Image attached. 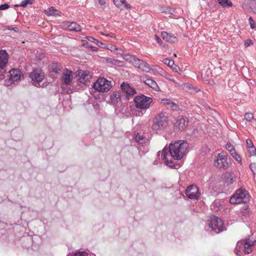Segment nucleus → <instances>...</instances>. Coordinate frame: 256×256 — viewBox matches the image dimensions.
Listing matches in <instances>:
<instances>
[{
    "label": "nucleus",
    "mask_w": 256,
    "mask_h": 256,
    "mask_svg": "<svg viewBox=\"0 0 256 256\" xmlns=\"http://www.w3.org/2000/svg\"><path fill=\"white\" fill-rule=\"evenodd\" d=\"M160 152H158V156H159V154H160Z\"/></svg>",
    "instance_id": "4d7b16f0"
},
{
    "label": "nucleus",
    "mask_w": 256,
    "mask_h": 256,
    "mask_svg": "<svg viewBox=\"0 0 256 256\" xmlns=\"http://www.w3.org/2000/svg\"><path fill=\"white\" fill-rule=\"evenodd\" d=\"M170 108H172L174 110H176L178 108V106L174 102H171L170 104Z\"/></svg>",
    "instance_id": "49530a36"
},
{
    "label": "nucleus",
    "mask_w": 256,
    "mask_h": 256,
    "mask_svg": "<svg viewBox=\"0 0 256 256\" xmlns=\"http://www.w3.org/2000/svg\"><path fill=\"white\" fill-rule=\"evenodd\" d=\"M131 62L134 66L138 68L142 60L134 57L131 60Z\"/></svg>",
    "instance_id": "72a5a7b5"
},
{
    "label": "nucleus",
    "mask_w": 256,
    "mask_h": 256,
    "mask_svg": "<svg viewBox=\"0 0 256 256\" xmlns=\"http://www.w3.org/2000/svg\"><path fill=\"white\" fill-rule=\"evenodd\" d=\"M62 66L58 63H52L50 66V72L60 74L62 72Z\"/></svg>",
    "instance_id": "aec40b11"
},
{
    "label": "nucleus",
    "mask_w": 256,
    "mask_h": 256,
    "mask_svg": "<svg viewBox=\"0 0 256 256\" xmlns=\"http://www.w3.org/2000/svg\"><path fill=\"white\" fill-rule=\"evenodd\" d=\"M144 82L146 85L149 86L150 88H152L155 90H158L159 89L157 83L150 78H146Z\"/></svg>",
    "instance_id": "5701e85b"
},
{
    "label": "nucleus",
    "mask_w": 256,
    "mask_h": 256,
    "mask_svg": "<svg viewBox=\"0 0 256 256\" xmlns=\"http://www.w3.org/2000/svg\"><path fill=\"white\" fill-rule=\"evenodd\" d=\"M98 2L101 6H104L106 4L104 0H99Z\"/></svg>",
    "instance_id": "8fccbe9b"
},
{
    "label": "nucleus",
    "mask_w": 256,
    "mask_h": 256,
    "mask_svg": "<svg viewBox=\"0 0 256 256\" xmlns=\"http://www.w3.org/2000/svg\"><path fill=\"white\" fill-rule=\"evenodd\" d=\"M218 205H220L219 204H217V203H213L211 205V208L212 209H215V207H218Z\"/></svg>",
    "instance_id": "09e8293b"
},
{
    "label": "nucleus",
    "mask_w": 256,
    "mask_h": 256,
    "mask_svg": "<svg viewBox=\"0 0 256 256\" xmlns=\"http://www.w3.org/2000/svg\"><path fill=\"white\" fill-rule=\"evenodd\" d=\"M162 36L163 39L172 43H174L178 41V38L175 36L171 35L166 32H162Z\"/></svg>",
    "instance_id": "6ab92c4d"
},
{
    "label": "nucleus",
    "mask_w": 256,
    "mask_h": 256,
    "mask_svg": "<svg viewBox=\"0 0 256 256\" xmlns=\"http://www.w3.org/2000/svg\"><path fill=\"white\" fill-rule=\"evenodd\" d=\"M34 0H24L21 2L19 5H16V6H20L23 8H26L28 4H33Z\"/></svg>",
    "instance_id": "2f4dec72"
},
{
    "label": "nucleus",
    "mask_w": 256,
    "mask_h": 256,
    "mask_svg": "<svg viewBox=\"0 0 256 256\" xmlns=\"http://www.w3.org/2000/svg\"><path fill=\"white\" fill-rule=\"evenodd\" d=\"M114 5L118 8H120L122 6L126 8H131L130 4L126 2V0H114Z\"/></svg>",
    "instance_id": "b1692460"
},
{
    "label": "nucleus",
    "mask_w": 256,
    "mask_h": 256,
    "mask_svg": "<svg viewBox=\"0 0 256 256\" xmlns=\"http://www.w3.org/2000/svg\"><path fill=\"white\" fill-rule=\"evenodd\" d=\"M137 116H142L143 115V113L142 112H138V114H136Z\"/></svg>",
    "instance_id": "864d4df0"
},
{
    "label": "nucleus",
    "mask_w": 256,
    "mask_h": 256,
    "mask_svg": "<svg viewBox=\"0 0 256 256\" xmlns=\"http://www.w3.org/2000/svg\"><path fill=\"white\" fill-rule=\"evenodd\" d=\"M188 146V144L182 140L172 142L168 148L165 146L162 150V157L166 164L172 168L174 164L170 158L175 160H180L184 154Z\"/></svg>",
    "instance_id": "f257e3e1"
},
{
    "label": "nucleus",
    "mask_w": 256,
    "mask_h": 256,
    "mask_svg": "<svg viewBox=\"0 0 256 256\" xmlns=\"http://www.w3.org/2000/svg\"><path fill=\"white\" fill-rule=\"evenodd\" d=\"M155 36L156 38L157 42L158 44H160V42H162L161 39L160 38H158L156 35H155Z\"/></svg>",
    "instance_id": "603ef678"
},
{
    "label": "nucleus",
    "mask_w": 256,
    "mask_h": 256,
    "mask_svg": "<svg viewBox=\"0 0 256 256\" xmlns=\"http://www.w3.org/2000/svg\"><path fill=\"white\" fill-rule=\"evenodd\" d=\"M209 227L216 234L222 232L224 229L222 219L215 216L211 219Z\"/></svg>",
    "instance_id": "9d476101"
},
{
    "label": "nucleus",
    "mask_w": 256,
    "mask_h": 256,
    "mask_svg": "<svg viewBox=\"0 0 256 256\" xmlns=\"http://www.w3.org/2000/svg\"><path fill=\"white\" fill-rule=\"evenodd\" d=\"M62 26L63 28L70 31L79 32L82 30L81 26L74 22L65 21L62 23Z\"/></svg>",
    "instance_id": "f8f14e48"
},
{
    "label": "nucleus",
    "mask_w": 256,
    "mask_h": 256,
    "mask_svg": "<svg viewBox=\"0 0 256 256\" xmlns=\"http://www.w3.org/2000/svg\"><path fill=\"white\" fill-rule=\"evenodd\" d=\"M212 76V72L208 67H205L202 70V77L204 80L208 81Z\"/></svg>",
    "instance_id": "412c9836"
},
{
    "label": "nucleus",
    "mask_w": 256,
    "mask_h": 256,
    "mask_svg": "<svg viewBox=\"0 0 256 256\" xmlns=\"http://www.w3.org/2000/svg\"><path fill=\"white\" fill-rule=\"evenodd\" d=\"M251 44H252V41L250 40H248L245 42L244 46H245V47H248Z\"/></svg>",
    "instance_id": "de8ad7c7"
},
{
    "label": "nucleus",
    "mask_w": 256,
    "mask_h": 256,
    "mask_svg": "<svg viewBox=\"0 0 256 256\" xmlns=\"http://www.w3.org/2000/svg\"><path fill=\"white\" fill-rule=\"evenodd\" d=\"M136 141L139 144H143L146 142V138L138 132L134 136Z\"/></svg>",
    "instance_id": "393cba45"
},
{
    "label": "nucleus",
    "mask_w": 256,
    "mask_h": 256,
    "mask_svg": "<svg viewBox=\"0 0 256 256\" xmlns=\"http://www.w3.org/2000/svg\"><path fill=\"white\" fill-rule=\"evenodd\" d=\"M224 182L228 184H231L236 182V178L234 173L226 172L224 174Z\"/></svg>",
    "instance_id": "4be33fe9"
},
{
    "label": "nucleus",
    "mask_w": 256,
    "mask_h": 256,
    "mask_svg": "<svg viewBox=\"0 0 256 256\" xmlns=\"http://www.w3.org/2000/svg\"><path fill=\"white\" fill-rule=\"evenodd\" d=\"M168 123V118L166 113L160 112L155 116L152 128L155 130L164 129L167 126Z\"/></svg>",
    "instance_id": "0eeeda50"
},
{
    "label": "nucleus",
    "mask_w": 256,
    "mask_h": 256,
    "mask_svg": "<svg viewBox=\"0 0 256 256\" xmlns=\"http://www.w3.org/2000/svg\"><path fill=\"white\" fill-rule=\"evenodd\" d=\"M120 88L123 92L126 94L128 96H132L136 93V90L131 87L128 84L122 82L120 84Z\"/></svg>",
    "instance_id": "a211bd4d"
},
{
    "label": "nucleus",
    "mask_w": 256,
    "mask_h": 256,
    "mask_svg": "<svg viewBox=\"0 0 256 256\" xmlns=\"http://www.w3.org/2000/svg\"><path fill=\"white\" fill-rule=\"evenodd\" d=\"M77 76L78 77V82L86 85L90 82V80L92 78L88 70H78Z\"/></svg>",
    "instance_id": "4468645a"
},
{
    "label": "nucleus",
    "mask_w": 256,
    "mask_h": 256,
    "mask_svg": "<svg viewBox=\"0 0 256 256\" xmlns=\"http://www.w3.org/2000/svg\"><path fill=\"white\" fill-rule=\"evenodd\" d=\"M226 148L230 152V154L232 153V152L236 150L234 146L230 142H228L226 144Z\"/></svg>",
    "instance_id": "4c0bfd02"
},
{
    "label": "nucleus",
    "mask_w": 256,
    "mask_h": 256,
    "mask_svg": "<svg viewBox=\"0 0 256 256\" xmlns=\"http://www.w3.org/2000/svg\"><path fill=\"white\" fill-rule=\"evenodd\" d=\"M112 64H118V62H120V60H113L112 62H110Z\"/></svg>",
    "instance_id": "3c124183"
},
{
    "label": "nucleus",
    "mask_w": 256,
    "mask_h": 256,
    "mask_svg": "<svg viewBox=\"0 0 256 256\" xmlns=\"http://www.w3.org/2000/svg\"><path fill=\"white\" fill-rule=\"evenodd\" d=\"M91 256H96V255L94 254H92Z\"/></svg>",
    "instance_id": "13d9d810"
},
{
    "label": "nucleus",
    "mask_w": 256,
    "mask_h": 256,
    "mask_svg": "<svg viewBox=\"0 0 256 256\" xmlns=\"http://www.w3.org/2000/svg\"><path fill=\"white\" fill-rule=\"evenodd\" d=\"M122 98V92L121 91H115L112 92L110 95V104L113 105H116L118 102L121 101Z\"/></svg>",
    "instance_id": "f3484780"
},
{
    "label": "nucleus",
    "mask_w": 256,
    "mask_h": 256,
    "mask_svg": "<svg viewBox=\"0 0 256 256\" xmlns=\"http://www.w3.org/2000/svg\"><path fill=\"white\" fill-rule=\"evenodd\" d=\"M254 242L250 239H245L238 241L236 246V248L243 252L245 254H249L252 251Z\"/></svg>",
    "instance_id": "6e6552de"
},
{
    "label": "nucleus",
    "mask_w": 256,
    "mask_h": 256,
    "mask_svg": "<svg viewBox=\"0 0 256 256\" xmlns=\"http://www.w3.org/2000/svg\"><path fill=\"white\" fill-rule=\"evenodd\" d=\"M232 158L238 162V164H242V158L241 156L236 152L235 150L234 152H232V153L230 154Z\"/></svg>",
    "instance_id": "7c9ffc66"
},
{
    "label": "nucleus",
    "mask_w": 256,
    "mask_h": 256,
    "mask_svg": "<svg viewBox=\"0 0 256 256\" xmlns=\"http://www.w3.org/2000/svg\"><path fill=\"white\" fill-rule=\"evenodd\" d=\"M246 146H247L246 148H247L254 146L252 140L250 139H246Z\"/></svg>",
    "instance_id": "79ce46f5"
},
{
    "label": "nucleus",
    "mask_w": 256,
    "mask_h": 256,
    "mask_svg": "<svg viewBox=\"0 0 256 256\" xmlns=\"http://www.w3.org/2000/svg\"><path fill=\"white\" fill-rule=\"evenodd\" d=\"M232 164V160L226 152H222L218 154L214 160V166L220 169L226 170Z\"/></svg>",
    "instance_id": "f03ea898"
},
{
    "label": "nucleus",
    "mask_w": 256,
    "mask_h": 256,
    "mask_svg": "<svg viewBox=\"0 0 256 256\" xmlns=\"http://www.w3.org/2000/svg\"><path fill=\"white\" fill-rule=\"evenodd\" d=\"M244 119L248 122H251L252 120L254 119V115L252 113L247 112L246 113L244 116Z\"/></svg>",
    "instance_id": "c9c22d12"
},
{
    "label": "nucleus",
    "mask_w": 256,
    "mask_h": 256,
    "mask_svg": "<svg viewBox=\"0 0 256 256\" xmlns=\"http://www.w3.org/2000/svg\"><path fill=\"white\" fill-rule=\"evenodd\" d=\"M108 48L111 52L116 54H122L123 52L121 48H117L116 46L113 45L110 46Z\"/></svg>",
    "instance_id": "cd10ccee"
},
{
    "label": "nucleus",
    "mask_w": 256,
    "mask_h": 256,
    "mask_svg": "<svg viewBox=\"0 0 256 256\" xmlns=\"http://www.w3.org/2000/svg\"><path fill=\"white\" fill-rule=\"evenodd\" d=\"M186 196L190 199L196 200L200 196L198 187L194 185L188 186L186 190Z\"/></svg>",
    "instance_id": "ddd939ff"
},
{
    "label": "nucleus",
    "mask_w": 256,
    "mask_h": 256,
    "mask_svg": "<svg viewBox=\"0 0 256 256\" xmlns=\"http://www.w3.org/2000/svg\"><path fill=\"white\" fill-rule=\"evenodd\" d=\"M58 12V10L55 9L54 7H50L44 10L45 13L49 16H54L58 15L56 13Z\"/></svg>",
    "instance_id": "c85d7f7f"
},
{
    "label": "nucleus",
    "mask_w": 256,
    "mask_h": 256,
    "mask_svg": "<svg viewBox=\"0 0 256 256\" xmlns=\"http://www.w3.org/2000/svg\"><path fill=\"white\" fill-rule=\"evenodd\" d=\"M250 200L248 192L244 189L240 188L236 190L230 200V202L232 204H238L246 203Z\"/></svg>",
    "instance_id": "39448f33"
},
{
    "label": "nucleus",
    "mask_w": 256,
    "mask_h": 256,
    "mask_svg": "<svg viewBox=\"0 0 256 256\" xmlns=\"http://www.w3.org/2000/svg\"><path fill=\"white\" fill-rule=\"evenodd\" d=\"M187 86L189 90H190V88H192V86L190 84H187Z\"/></svg>",
    "instance_id": "6e6d98bb"
},
{
    "label": "nucleus",
    "mask_w": 256,
    "mask_h": 256,
    "mask_svg": "<svg viewBox=\"0 0 256 256\" xmlns=\"http://www.w3.org/2000/svg\"><path fill=\"white\" fill-rule=\"evenodd\" d=\"M72 74L73 72L72 70L65 68L60 78L62 83L66 86L71 85L73 79Z\"/></svg>",
    "instance_id": "9b49d317"
},
{
    "label": "nucleus",
    "mask_w": 256,
    "mask_h": 256,
    "mask_svg": "<svg viewBox=\"0 0 256 256\" xmlns=\"http://www.w3.org/2000/svg\"><path fill=\"white\" fill-rule=\"evenodd\" d=\"M87 38L89 41L94 42V43L96 44L97 45H98V43H100L99 41L98 40L95 39L94 38H93L92 36H88Z\"/></svg>",
    "instance_id": "a19ab883"
},
{
    "label": "nucleus",
    "mask_w": 256,
    "mask_h": 256,
    "mask_svg": "<svg viewBox=\"0 0 256 256\" xmlns=\"http://www.w3.org/2000/svg\"><path fill=\"white\" fill-rule=\"evenodd\" d=\"M218 3L223 7L231 6L232 2L228 0H218Z\"/></svg>",
    "instance_id": "c756f323"
},
{
    "label": "nucleus",
    "mask_w": 256,
    "mask_h": 256,
    "mask_svg": "<svg viewBox=\"0 0 256 256\" xmlns=\"http://www.w3.org/2000/svg\"><path fill=\"white\" fill-rule=\"evenodd\" d=\"M10 80L12 82H18L20 80L22 77L23 74L22 72L18 68L12 69L9 71Z\"/></svg>",
    "instance_id": "dca6fc26"
},
{
    "label": "nucleus",
    "mask_w": 256,
    "mask_h": 256,
    "mask_svg": "<svg viewBox=\"0 0 256 256\" xmlns=\"http://www.w3.org/2000/svg\"><path fill=\"white\" fill-rule=\"evenodd\" d=\"M94 88L100 92H108L112 88V82L104 77H100L93 84Z\"/></svg>",
    "instance_id": "423d86ee"
},
{
    "label": "nucleus",
    "mask_w": 256,
    "mask_h": 256,
    "mask_svg": "<svg viewBox=\"0 0 256 256\" xmlns=\"http://www.w3.org/2000/svg\"><path fill=\"white\" fill-rule=\"evenodd\" d=\"M166 78L170 80L173 82L174 84H175L176 86H180L182 84L181 81L179 80H178L176 77L174 76L168 74L166 76Z\"/></svg>",
    "instance_id": "a878e982"
},
{
    "label": "nucleus",
    "mask_w": 256,
    "mask_h": 256,
    "mask_svg": "<svg viewBox=\"0 0 256 256\" xmlns=\"http://www.w3.org/2000/svg\"><path fill=\"white\" fill-rule=\"evenodd\" d=\"M134 102L137 108L146 110L150 108V104L153 102V99L151 97L142 94L135 96Z\"/></svg>",
    "instance_id": "7ed1b4c3"
},
{
    "label": "nucleus",
    "mask_w": 256,
    "mask_h": 256,
    "mask_svg": "<svg viewBox=\"0 0 256 256\" xmlns=\"http://www.w3.org/2000/svg\"><path fill=\"white\" fill-rule=\"evenodd\" d=\"M12 30H14L15 32H18V28H16V27L12 28Z\"/></svg>",
    "instance_id": "5fc2aeb1"
},
{
    "label": "nucleus",
    "mask_w": 256,
    "mask_h": 256,
    "mask_svg": "<svg viewBox=\"0 0 256 256\" xmlns=\"http://www.w3.org/2000/svg\"><path fill=\"white\" fill-rule=\"evenodd\" d=\"M250 168L253 174L255 175L256 174V162H253L250 164Z\"/></svg>",
    "instance_id": "58836bf2"
},
{
    "label": "nucleus",
    "mask_w": 256,
    "mask_h": 256,
    "mask_svg": "<svg viewBox=\"0 0 256 256\" xmlns=\"http://www.w3.org/2000/svg\"><path fill=\"white\" fill-rule=\"evenodd\" d=\"M250 26L251 28L254 29L256 28V24L253 18L252 17H250L248 18Z\"/></svg>",
    "instance_id": "ea45409f"
},
{
    "label": "nucleus",
    "mask_w": 256,
    "mask_h": 256,
    "mask_svg": "<svg viewBox=\"0 0 256 256\" xmlns=\"http://www.w3.org/2000/svg\"><path fill=\"white\" fill-rule=\"evenodd\" d=\"M247 151L250 157L256 155V148L254 146L248 148Z\"/></svg>",
    "instance_id": "473e14b6"
},
{
    "label": "nucleus",
    "mask_w": 256,
    "mask_h": 256,
    "mask_svg": "<svg viewBox=\"0 0 256 256\" xmlns=\"http://www.w3.org/2000/svg\"><path fill=\"white\" fill-rule=\"evenodd\" d=\"M164 64H167L168 66H170V68H172V66L174 64V60H170L168 58L164 59Z\"/></svg>",
    "instance_id": "e433bc0d"
},
{
    "label": "nucleus",
    "mask_w": 256,
    "mask_h": 256,
    "mask_svg": "<svg viewBox=\"0 0 256 256\" xmlns=\"http://www.w3.org/2000/svg\"><path fill=\"white\" fill-rule=\"evenodd\" d=\"M188 124V118L186 117H181L176 120L174 124L175 130H184Z\"/></svg>",
    "instance_id": "2eb2a0df"
},
{
    "label": "nucleus",
    "mask_w": 256,
    "mask_h": 256,
    "mask_svg": "<svg viewBox=\"0 0 256 256\" xmlns=\"http://www.w3.org/2000/svg\"><path fill=\"white\" fill-rule=\"evenodd\" d=\"M29 78L32 84L36 87L44 86V80L45 78L44 72L40 68H34L29 74Z\"/></svg>",
    "instance_id": "20e7f679"
},
{
    "label": "nucleus",
    "mask_w": 256,
    "mask_h": 256,
    "mask_svg": "<svg viewBox=\"0 0 256 256\" xmlns=\"http://www.w3.org/2000/svg\"><path fill=\"white\" fill-rule=\"evenodd\" d=\"M9 7H10V6L8 4H2L0 6V10H5L8 8Z\"/></svg>",
    "instance_id": "c03bdc74"
},
{
    "label": "nucleus",
    "mask_w": 256,
    "mask_h": 256,
    "mask_svg": "<svg viewBox=\"0 0 256 256\" xmlns=\"http://www.w3.org/2000/svg\"><path fill=\"white\" fill-rule=\"evenodd\" d=\"M8 60V54L6 50L0 51V79L4 78L6 74L4 68L7 65Z\"/></svg>",
    "instance_id": "1a4fd4ad"
},
{
    "label": "nucleus",
    "mask_w": 256,
    "mask_h": 256,
    "mask_svg": "<svg viewBox=\"0 0 256 256\" xmlns=\"http://www.w3.org/2000/svg\"><path fill=\"white\" fill-rule=\"evenodd\" d=\"M72 256H88V254L84 251L76 250L72 254Z\"/></svg>",
    "instance_id": "f704fd0d"
},
{
    "label": "nucleus",
    "mask_w": 256,
    "mask_h": 256,
    "mask_svg": "<svg viewBox=\"0 0 256 256\" xmlns=\"http://www.w3.org/2000/svg\"><path fill=\"white\" fill-rule=\"evenodd\" d=\"M170 102L171 100L165 98L162 100V103L164 104L170 106Z\"/></svg>",
    "instance_id": "a18cd8bd"
},
{
    "label": "nucleus",
    "mask_w": 256,
    "mask_h": 256,
    "mask_svg": "<svg viewBox=\"0 0 256 256\" xmlns=\"http://www.w3.org/2000/svg\"><path fill=\"white\" fill-rule=\"evenodd\" d=\"M100 34L102 35H104V36H110V38H116V35L114 33H112V32H110V34H104L103 32H100Z\"/></svg>",
    "instance_id": "37998d69"
},
{
    "label": "nucleus",
    "mask_w": 256,
    "mask_h": 256,
    "mask_svg": "<svg viewBox=\"0 0 256 256\" xmlns=\"http://www.w3.org/2000/svg\"><path fill=\"white\" fill-rule=\"evenodd\" d=\"M138 68L146 72H149L150 71L149 64L143 60H142V62H140Z\"/></svg>",
    "instance_id": "bb28decb"
}]
</instances>
